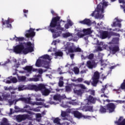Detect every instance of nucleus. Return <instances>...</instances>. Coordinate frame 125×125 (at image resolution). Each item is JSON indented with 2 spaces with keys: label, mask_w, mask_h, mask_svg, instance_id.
<instances>
[{
  "label": "nucleus",
  "mask_w": 125,
  "mask_h": 125,
  "mask_svg": "<svg viewBox=\"0 0 125 125\" xmlns=\"http://www.w3.org/2000/svg\"><path fill=\"white\" fill-rule=\"evenodd\" d=\"M83 32L84 33V36H87L88 35L92 34V31L90 28L83 29Z\"/></svg>",
  "instance_id": "22"
},
{
  "label": "nucleus",
  "mask_w": 125,
  "mask_h": 125,
  "mask_svg": "<svg viewBox=\"0 0 125 125\" xmlns=\"http://www.w3.org/2000/svg\"><path fill=\"white\" fill-rule=\"evenodd\" d=\"M38 73L41 75H35L34 76L35 78H31L30 81L32 82H39V81H42V73H43V70H42V69H40L38 70Z\"/></svg>",
  "instance_id": "7"
},
{
  "label": "nucleus",
  "mask_w": 125,
  "mask_h": 125,
  "mask_svg": "<svg viewBox=\"0 0 125 125\" xmlns=\"http://www.w3.org/2000/svg\"><path fill=\"white\" fill-rule=\"evenodd\" d=\"M66 46L65 47V50H68V53H74V52H82V49L80 47L76 48L74 44L70 45V43H67Z\"/></svg>",
  "instance_id": "2"
},
{
  "label": "nucleus",
  "mask_w": 125,
  "mask_h": 125,
  "mask_svg": "<svg viewBox=\"0 0 125 125\" xmlns=\"http://www.w3.org/2000/svg\"><path fill=\"white\" fill-rule=\"evenodd\" d=\"M74 92L75 93V94H77V95H79L80 96H82L83 95V90L82 89L79 90H74Z\"/></svg>",
  "instance_id": "30"
},
{
  "label": "nucleus",
  "mask_w": 125,
  "mask_h": 125,
  "mask_svg": "<svg viewBox=\"0 0 125 125\" xmlns=\"http://www.w3.org/2000/svg\"><path fill=\"white\" fill-rule=\"evenodd\" d=\"M23 45H25L26 47V48H25V46H24L22 51L24 54H28L29 52H33V51H34V47L32 46V44L30 42H24Z\"/></svg>",
  "instance_id": "3"
},
{
  "label": "nucleus",
  "mask_w": 125,
  "mask_h": 125,
  "mask_svg": "<svg viewBox=\"0 0 125 125\" xmlns=\"http://www.w3.org/2000/svg\"><path fill=\"white\" fill-rule=\"evenodd\" d=\"M1 97L3 99V100H7V98H10V94L8 93H2Z\"/></svg>",
  "instance_id": "26"
},
{
  "label": "nucleus",
  "mask_w": 125,
  "mask_h": 125,
  "mask_svg": "<svg viewBox=\"0 0 125 125\" xmlns=\"http://www.w3.org/2000/svg\"><path fill=\"white\" fill-rule=\"evenodd\" d=\"M71 86H65V91L67 92H70L71 91Z\"/></svg>",
  "instance_id": "47"
},
{
  "label": "nucleus",
  "mask_w": 125,
  "mask_h": 125,
  "mask_svg": "<svg viewBox=\"0 0 125 125\" xmlns=\"http://www.w3.org/2000/svg\"><path fill=\"white\" fill-rule=\"evenodd\" d=\"M8 80H10L11 83H17V79L16 77L10 76V77L8 78Z\"/></svg>",
  "instance_id": "28"
},
{
  "label": "nucleus",
  "mask_w": 125,
  "mask_h": 125,
  "mask_svg": "<svg viewBox=\"0 0 125 125\" xmlns=\"http://www.w3.org/2000/svg\"><path fill=\"white\" fill-rule=\"evenodd\" d=\"M99 112L101 113V114H106L107 112H108V110L107 109V108H106V106H100V108L99 109Z\"/></svg>",
  "instance_id": "20"
},
{
  "label": "nucleus",
  "mask_w": 125,
  "mask_h": 125,
  "mask_svg": "<svg viewBox=\"0 0 125 125\" xmlns=\"http://www.w3.org/2000/svg\"><path fill=\"white\" fill-rule=\"evenodd\" d=\"M86 109L89 112H93V106H87Z\"/></svg>",
  "instance_id": "39"
},
{
  "label": "nucleus",
  "mask_w": 125,
  "mask_h": 125,
  "mask_svg": "<svg viewBox=\"0 0 125 125\" xmlns=\"http://www.w3.org/2000/svg\"><path fill=\"white\" fill-rule=\"evenodd\" d=\"M114 102H116V103H119L120 104H122V103H125V101L116 100Z\"/></svg>",
  "instance_id": "51"
},
{
  "label": "nucleus",
  "mask_w": 125,
  "mask_h": 125,
  "mask_svg": "<svg viewBox=\"0 0 125 125\" xmlns=\"http://www.w3.org/2000/svg\"><path fill=\"white\" fill-rule=\"evenodd\" d=\"M103 4L102 2L100 3L97 7V12H100L101 11V9H102Z\"/></svg>",
  "instance_id": "32"
},
{
  "label": "nucleus",
  "mask_w": 125,
  "mask_h": 125,
  "mask_svg": "<svg viewBox=\"0 0 125 125\" xmlns=\"http://www.w3.org/2000/svg\"><path fill=\"white\" fill-rule=\"evenodd\" d=\"M36 101H44V99H42V98H36Z\"/></svg>",
  "instance_id": "58"
},
{
  "label": "nucleus",
  "mask_w": 125,
  "mask_h": 125,
  "mask_svg": "<svg viewBox=\"0 0 125 125\" xmlns=\"http://www.w3.org/2000/svg\"><path fill=\"white\" fill-rule=\"evenodd\" d=\"M123 119H124V118L123 117H120L119 118V119H118V121H116L115 123V124H117V125H120V124H121V122H122V121L123 120Z\"/></svg>",
  "instance_id": "44"
},
{
  "label": "nucleus",
  "mask_w": 125,
  "mask_h": 125,
  "mask_svg": "<svg viewBox=\"0 0 125 125\" xmlns=\"http://www.w3.org/2000/svg\"><path fill=\"white\" fill-rule=\"evenodd\" d=\"M18 89H19V91L24 90V87L23 86H19L18 87Z\"/></svg>",
  "instance_id": "55"
},
{
  "label": "nucleus",
  "mask_w": 125,
  "mask_h": 125,
  "mask_svg": "<svg viewBox=\"0 0 125 125\" xmlns=\"http://www.w3.org/2000/svg\"><path fill=\"white\" fill-rule=\"evenodd\" d=\"M107 89V84L105 85H103V88L101 89V93H105V90Z\"/></svg>",
  "instance_id": "40"
},
{
  "label": "nucleus",
  "mask_w": 125,
  "mask_h": 125,
  "mask_svg": "<svg viewBox=\"0 0 125 125\" xmlns=\"http://www.w3.org/2000/svg\"><path fill=\"white\" fill-rule=\"evenodd\" d=\"M41 58H42V59H45V60H51L50 59V57H49V55L46 54V55H44L43 56H42L41 57Z\"/></svg>",
  "instance_id": "38"
},
{
  "label": "nucleus",
  "mask_w": 125,
  "mask_h": 125,
  "mask_svg": "<svg viewBox=\"0 0 125 125\" xmlns=\"http://www.w3.org/2000/svg\"><path fill=\"white\" fill-rule=\"evenodd\" d=\"M61 116L62 118H66V117H68L69 116V114L68 113H67V112L62 111Z\"/></svg>",
  "instance_id": "36"
},
{
  "label": "nucleus",
  "mask_w": 125,
  "mask_h": 125,
  "mask_svg": "<svg viewBox=\"0 0 125 125\" xmlns=\"http://www.w3.org/2000/svg\"><path fill=\"white\" fill-rule=\"evenodd\" d=\"M99 79H100V73L98 71H95L94 73V75L92 77L93 82L92 83V85L93 86H96L98 82H99Z\"/></svg>",
  "instance_id": "5"
},
{
  "label": "nucleus",
  "mask_w": 125,
  "mask_h": 125,
  "mask_svg": "<svg viewBox=\"0 0 125 125\" xmlns=\"http://www.w3.org/2000/svg\"><path fill=\"white\" fill-rule=\"evenodd\" d=\"M16 118L18 123H21L22 121H24V120H26V119H27V115L20 114L17 115Z\"/></svg>",
  "instance_id": "15"
},
{
  "label": "nucleus",
  "mask_w": 125,
  "mask_h": 125,
  "mask_svg": "<svg viewBox=\"0 0 125 125\" xmlns=\"http://www.w3.org/2000/svg\"><path fill=\"white\" fill-rule=\"evenodd\" d=\"M15 110H18V112H21L20 111V109H21L22 108H19V107H18L17 106H15Z\"/></svg>",
  "instance_id": "56"
},
{
  "label": "nucleus",
  "mask_w": 125,
  "mask_h": 125,
  "mask_svg": "<svg viewBox=\"0 0 125 125\" xmlns=\"http://www.w3.org/2000/svg\"><path fill=\"white\" fill-rule=\"evenodd\" d=\"M11 99H14V98H15V97H16V95H13L12 94H15V91H12L11 92Z\"/></svg>",
  "instance_id": "48"
},
{
  "label": "nucleus",
  "mask_w": 125,
  "mask_h": 125,
  "mask_svg": "<svg viewBox=\"0 0 125 125\" xmlns=\"http://www.w3.org/2000/svg\"><path fill=\"white\" fill-rule=\"evenodd\" d=\"M105 48L108 49L110 52H112V54H116V52L120 51V48L118 46H114L110 45L108 46V45H105Z\"/></svg>",
  "instance_id": "9"
},
{
  "label": "nucleus",
  "mask_w": 125,
  "mask_h": 125,
  "mask_svg": "<svg viewBox=\"0 0 125 125\" xmlns=\"http://www.w3.org/2000/svg\"><path fill=\"white\" fill-rule=\"evenodd\" d=\"M23 70L25 71L26 73H28L29 75L30 74H32L33 72H36L37 71V69H35L33 68L32 66H29V65H27L25 67L23 68Z\"/></svg>",
  "instance_id": "13"
},
{
  "label": "nucleus",
  "mask_w": 125,
  "mask_h": 125,
  "mask_svg": "<svg viewBox=\"0 0 125 125\" xmlns=\"http://www.w3.org/2000/svg\"><path fill=\"white\" fill-rule=\"evenodd\" d=\"M87 100L88 101V103H90L91 104H95L96 100H97V98H94L91 95H89L87 98Z\"/></svg>",
  "instance_id": "16"
},
{
  "label": "nucleus",
  "mask_w": 125,
  "mask_h": 125,
  "mask_svg": "<svg viewBox=\"0 0 125 125\" xmlns=\"http://www.w3.org/2000/svg\"><path fill=\"white\" fill-rule=\"evenodd\" d=\"M89 93L92 96H95V91L94 90H89Z\"/></svg>",
  "instance_id": "46"
},
{
  "label": "nucleus",
  "mask_w": 125,
  "mask_h": 125,
  "mask_svg": "<svg viewBox=\"0 0 125 125\" xmlns=\"http://www.w3.org/2000/svg\"><path fill=\"white\" fill-rule=\"evenodd\" d=\"M87 58L89 59V60H92L94 58V54L93 53L90 54L88 56H87Z\"/></svg>",
  "instance_id": "42"
},
{
  "label": "nucleus",
  "mask_w": 125,
  "mask_h": 125,
  "mask_svg": "<svg viewBox=\"0 0 125 125\" xmlns=\"http://www.w3.org/2000/svg\"><path fill=\"white\" fill-rule=\"evenodd\" d=\"M61 18L59 16L53 17L49 26H48V31L53 33V38L54 39L60 37L59 31H58L57 30L64 31V28L61 27L62 20H61Z\"/></svg>",
  "instance_id": "1"
},
{
  "label": "nucleus",
  "mask_w": 125,
  "mask_h": 125,
  "mask_svg": "<svg viewBox=\"0 0 125 125\" xmlns=\"http://www.w3.org/2000/svg\"><path fill=\"white\" fill-rule=\"evenodd\" d=\"M83 81V79L82 78H78L77 79V82H78V83H82Z\"/></svg>",
  "instance_id": "53"
},
{
  "label": "nucleus",
  "mask_w": 125,
  "mask_h": 125,
  "mask_svg": "<svg viewBox=\"0 0 125 125\" xmlns=\"http://www.w3.org/2000/svg\"><path fill=\"white\" fill-rule=\"evenodd\" d=\"M42 63H43L42 67H44L45 69H49V65L48 64V62L46 61H42V60L38 59L35 63L36 67H42Z\"/></svg>",
  "instance_id": "6"
},
{
  "label": "nucleus",
  "mask_w": 125,
  "mask_h": 125,
  "mask_svg": "<svg viewBox=\"0 0 125 125\" xmlns=\"http://www.w3.org/2000/svg\"><path fill=\"white\" fill-rule=\"evenodd\" d=\"M70 58H71V59H73L75 57V54H70Z\"/></svg>",
  "instance_id": "62"
},
{
  "label": "nucleus",
  "mask_w": 125,
  "mask_h": 125,
  "mask_svg": "<svg viewBox=\"0 0 125 125\" xmlns=\"http://www.w3.org/2000/svg\"><path fill=\"white\" fill-rule=\"evenodd\" d=\"M18 100L20 101H23V102H24L26 104H31V97H28V98L21 97V98H20L18 99Z\"/></svg>",
  "instance_id": "17"
},
{
  "label": "nucleus",
  "mask_w": 125,
  "mask_h": 125,
  "mask_svg": "<svg viewBox=\"0 0 125 125\" xmlns=\"http://www.w3.org/2000/svg\"><path fill=\"white\" fill-rule=\"evenodd\" d=\"M69 26H70V25H69V24L66 23V24H65L64 25V28H65V29H69Z\"/></svg>",
  "instance_id": "61"
},
{
  "label": "nucleus",
  "mask_w": 125,
  "mask_h": 125,
  "mask_svg": "<svg viewBox=\"0 0 125 125\" xmlns=\"http://www.w3.org/2000/svg\"><path fill=\"white\" fill-rule=\"evenodd\" d=\"M55 56H59L60 57H62V56H63V52L61 51L56 52L55 53Z\"/></svg>",
  "instance_id": "35"
},
{
  "label": "nucleus",
  "mask_w": 125,
  "mask_h": 125,
  "mask_svg": "<svg viewBox=\"0 0 125 125\" xmlns=\"http://www.w3.org/2000/svg\"><path fill=\"white\" fill-rule=\"evenodd\" d=\"M42 95H44V96H47V95H49V93H50V90L45 88L44 90H43L42 91Z\"/></svg>",
  "instance_id": "25"
},
{
  "label": "nucleus",
  "mask_w": 125,
  "mask_h": 125,
  "mask_svg": "<svg viewBox=\"0 0 125 125\" xmlns=\"http://www.w3.org/2000/svg\"><path fill=\"white\" fill-rule=\"evenodd\" d=\"M0 125H9V123H8L7 119L3 118L2 119V121L0 122Z\"/></svg>",
  "instance_id": "27"
},
{
  "label": "nucleus",
  "mask_w": 125,
  "mask_h": 125,
  "mask_svg": "<svg viewBox=\"0 0 125 125\" xmlns=\"http://www.w3.org/2000/svg\"><path fill=\"white\" fill-rule=\"evenodd\" d=\"M32 108H31V106L28 105H26L23 108L20 109V111L21 113H28L29 115H35V113L32 111H31Z\"/></svg>",
  "instance_id": "12"
},
{
  "label": "nucleus",
  "mask_w": 125,
  "mask_h": 125,
  "mask_svg": "<svg viewBox=\"0 0 125 125\" xmlns=\"http://www.w3.org/2000/svg\"><path fill=\"white\" fill-rule=\"evenodd\" d=\"M77 36H78V38H81L84 37V34H82V31H80L77 33Z\"/></svg>",
  "instance_id": "43"
},
{
  "label": "nucleus",
  "mask_w": 125,
  "mask_h": 125,
  "mask_svg": "<svg viewBox=\"0 0 125 125\" xmlns=\"http://www.w3.org/2000/svg\"><path fill=\"white\" fill-rule=\"evenodd\" d=\"M103 7H104V6H108V4L107 3V2H103V3H102Z\"/></svg>",
  "instance_id": "60"
},
{
  "label": "nucleus",
  "mask_w": 125,
  "mask_h": 125,
  "mask_svg": "<svg viewBox=\"0 0 125 125\" xmlns=\"http://www.w3.org/2000/svg\"><path fill=\"white\" fill-rule=\"evenodd\" d=\"M105 108H106L108 113H113L116 109V105L113 103H109L106 104Z\"/></svg>",
  "instance_id": "10"
},
{
  "label": "nucleus",
  "mask_w": 125,
  "mask_h": 125,
  "mask_svg": "<svg viewBox=\"0 0 125 125\" xmlns=\"http://www.w3.org/2000/svg\"><path fill=\"white\" fill-rule=\"evenodd\" d=\"M53 123L54 124H56L57 125H60V119H59L58 117L56 118L55 119H54Z\"/></svg>",
  "instance_id": "37"
},
{
  "label": "nucleus",
  "mask_w": 125,
  "mask_h": 125,
  "mask_svg": "<svg viewBox=\"0 0 125 125\" xmlns=\"http://www.w3.org/2000/svg\"><path fill=\"white\" fill-rule=\"evenodd\" d=\"M64 84V82L63 81H60L59 82V86L60 87H62Z\"/></svg>",
  "instance_id": "50"
},
{
  "label": "nucleus",
  "mask_w": 125,
  "mask_h": 125,
  "mask_svg": "<svg viewBox=\"0 0 125 125\" xmlns=\"http://www.w3.org/2000/svg\"><path fill=\"white\" fill-rule=\"evenodd\" d=\"M53 98L54 100L61 101V99H62V96H60V95H56L54 96Z\"/></svg>",
  "instance_id": "29"
},
{
  "label": "nucleus",
  "mask_w": 125,
  "mask_h": 125,
  "mask_svg": "<svg viewBox=\"0 0 125 125\" xmlns=\"http://www.w3.org/2000/svg\"><path fill=\"white\" fill-rule=\"evenodd\" d=\"M120 125H125V119L123 120L121 123H120Z\"/></svg>",
  "instance_id": "63"
},
{
  "label": "nucleus",
  "mask_w": 125,
  "mask_h": 125,
  "mask_svg": "<svg viewBox=\"0 0 125 125\" xmlns=\"http://www.w3.org/2000/svg\"><path fill=\"white\" fill-rule=\"evenodd\" d=\"M73 115L77 119H81L82 118H83L84 119L87 118V116L83 115L81 112L77 110L73 112Z\"/></svg>",
  "instance_id": "14"
},
{
  "label": "nucleus",
  "mask_w": 125,
  "mask_h": 125,
  "mask_svg": "<svg viewBox=\"0 0 125 125\" xmlns=\"http://www.w3.org/2000/svg\"><path fill=\"white\" fill-rule=\"evenodd\" d=\"M46 88L45 85L44 84H39L38 86H37V91H38V90H41L42 92Z\"/></svg>",
  "instance_id": "21"
},
{
  "label": "nucleus",
  "mask_w": 125,
  "mask_h": 125,
  "mask_svg": "<svg viewBox=\"0 0 125 125\" xmlns=\"http://www.w3.org/2000/svg\"><path fill=\"white\" fill-rule=\"evenodd\" d=\"M73 72L75 75H79L80 73V69L77 67H74L73 68Z\"/></svg>",
  "instance_id": "33"
},
{
  "label": "nucleus",
  "mask_w": 125,
  "mask_h": 125,
  "mask_svg": "<svg viewBox=\"0 0 125 125\" xmlns=\"http://www.w3.org/2000/svg\"><path fill=\"white\" fill-rule=\"evenodd\" d=\"M87 66L89 69H93L95 67V63H93L90 61L87 62Z\"/></svg>",
  "instance_id": "23"
},
{
  "label": "nucleus",
  "mask_w": 125,
  "mask_h": 125,
  "mask_svg": "<svg viewBox=\"0 0 125 125\" xmlns=\"http://www.w3.org/2000/svg\"><path fill=\"white\" fill-rule=\"evenodd\" d=\"M67 24H68V25H69V26H72V25H74V23H73V22H72V21H71V20H69V21H68Z\"/></svg>",
  "instance_id": "54"
},
{
  "label": "nucleus",
  "mask_w": 125,
  "mask_h": 125,
  "mask_svg": "<svg viewBox=\"0 0 125 125\" xmlns=\"http://www.w3.org/2000/svg\"><path fill=\"white\" fill-rule=\"evenodd\" d=\"M62 36L63 38H64L65 39H67V38H69V37H72V39L69 40V41H75V39L73 38V34L70 33V32H65L64 33H63L62 34Z\"/></svg>",
  "instance_id": "19"
},
{
  "label": "nucleus",
  "mask_w": 125,
  "mask_h": 125,
  "mask_svg": "<svg viewBox=\"0 0 125 125\" xmlns=\"http://www.w3.org/2000/svg\"><path fill=\"white\" fill-rule=\"evenodd\" d=\"M36 105L37 106H40L41 105H42V102H36Z\"/></svg>",
  "instance_id": "59"
},
{
  "label": "nucleus",
  "mask_w": 125,
  "mask_h": 125,
  "mask_svg": "<svg viewBox=\"0 0 125 125\" xmlns=\"http://www.w3.org/2000/svg\"><path fill=\"white\" fill-rule=\"evenodd\" d=\"M80 87H81V88H82V89H86V87H85V86H84V85L83 84H80L79 85Z\"/></svg>",
  "instance_id": "52"
},
{
  "label": "nucleus",
  "mask_w": 125,
  "mask_h": 125,
  "mask_svg": "<svg viewBox=\"0 0 125 125\" xmlns=\"http://www.w3.org/2000/svg\"><path fill=\"white\" fill-rule=\"evenodd\" d=\"M84 83H86V84H87V85H89L90 84V82L88 81H85L83 82Z\"/></svg>",
  "instance_id": "57"
},
{
  "label": "nucleus",
  "mask_w": 125,
  "mask_h": 125,
  "mask_svg": "<svg viewBox=\"0 0 125 125\" xmlns=\"http://www.w3.org/2000/svg\"><path fill=\"white\" fill-rule=\"evenodd\" d=\"M10 22V20H9V18H8L7 20H6L5 21H3V19H2V25H5V24L6 25H9V23Z\"/></svg>",
  "instance_id": "34"
},
{
  "label": "nucleus",
  "mask_w": 125,
  "mask_h": 125,
  "mask_svg": "<svg viewBox=\"0 0 125 125\" xmlns=\"http://www.w3.org/2000/svg\"><path fill=\"white\" fill-rule=\"evenodd\" d=\"M27 88L30 90H36L37 91V85L29 84L27 85Z\"/></svg>",
  "instance_id": "24"
},
{
  "label": "nucleus",
  "mask_w": 125,
  "mask_h": 125,
  "mask_svg": "<svg viewBox=\"0 0 125 125\" xmlns=\"http://www.w3.org/2000/svg\"><path fill=\"white\" fill-rule=\"evenodd\" d=\"M120 88L121 89H125V80H124V82L121 84Z\"/></svg>",
  "instance_id": "45"
},
{
  "label": "nucleus",
  "mask_w": 125,
  "mask_h": 125,
  "mask_svg": "<svg viewBox=\"0 0 125 125\" xmlns=\"http://www.w3.org/2000/svg\"><path fill=\"white\" fill-rule=\"evenodd\" d=\"M31 111H34V112H40L41 110L39 108H31Z\"/></svg>",
  "instance_id": "49"
},
{
  "label": "nucleus",
  "mask_w": 125,
  "mask_h": 125,
  "mask_svg": "<svg viewBox=\"0 0 125 125\" xmlns=\"http://www.w3.org/2000/svg\"><path fill=\"white\" fill-rule=\"evenodd\" d=\"M14 39H16L15 41L16 42H23L25 38L24 37H17L16 36H15V38Z\"/></svg>",
  "instance_id": "31"
},
{
  "label": "nucleus",
  "mask_w": 125,
  "mask_h": 125,
  "mask_svg": "<svg viewBox=\"0 0 125 125\" xmlns=\"http://www.w3.org/2000/svg\"><path fill=\"white\" fill-rule=\"evenodd\" d=\"M19 81H21V82H24L26 80V76H19L18 77Z\"/></svg>",
  "instance_id": "41"
},
{
  "label": "nucleus",
  "mask_w": 125,
  "mask_h": 125,
  "mask_svg": "<svg viewBox=\"0 0 125 125\" xmlns=\"http://www.w3.org/2000/svg\"><path fill=\"white\" fill-rule=\"evenodd\" d=\"M23 49H24V44L23 43H21V44L17 45L14 47L13 51L15 53L19 54L23 51Z\"/></svg>",
  "instance_id": "8"
},
{
  "label": "nucleus",
  "mask_w": 125,
  "mask_h": 125,
  "mask_svg": "<svg viewBox=\"0 0 125 125\" xmlns=\"http://www.w3.org/2000/svg\"><path fill=\"white\" fill-rule=\"evenodd\" d=\"M112 36L120 37V34L113 32H109L107 31H103L101 34V37L102 40H104V39H107V38L110 39Z\"/></svg>",
  "instance_id": "4"
},
{
  "label": "nucleus",
  "mask_w": 125,
  "mask_h": 125,
  "mask_svg": "<svg viewBox=\"0 0 125 125\" xmlns=\"http://www.w3.org/2000/svg\"><path fill=\"white\" fill-rule=\"evenodd\" d=\"M35 29L30 28V29L25 31L26 38H34L36 36V32H35Z\"/></svg>",
  "instance_id": "11"
},
{
  "label": "nucleus",
  "mask_w": 125,
  "mask_h": 125,
  "mask_svg": "<svg viewBox=\"0 0 125 125\" xmlns=\"http://www.w3.org/2000/svg\"><path fill=\"white\" fill-rule=\"evenodd\" d=\"M121 53L124 56H125V50H123L121 51Z\"/></svg>",
  "instance_id": "64"
},
{
  "label": "nucleus",
  "mask_w": 125,
  "mask_h": 125,
  "mask_svg": "<svg viewBox=\"0 0 125 125\" xmlns=\"http://www.w3.org/2000/svg\"><path fill=\"white\" fill-rule=\"evenodd\" d=\"M79 23H81V24H83V25L90 26V25H91V21L89 19H85L84 20L79 21Z\"/></svg>",
  "instance_id": "18"
}]
</instances>
